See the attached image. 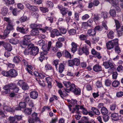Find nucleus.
<instances>
[{"instance_id": "obj_9", "label": "nucleus", "mask_w": 123, "mask_h": 123, "mask_svg": "<svg viewBox=\"0 0 123 123\" xmlns=\"http://www.w3.org/2000/svg\"><path fill=\"white\" fill-rule=\"evenodd\" d=\"M22 117L21 116L16 115L14 117H10L8 119L10 121V123H18L15 121L17 120L18 121L22 120Z\"/></svg>"}, {"instance_id": "obj_52", "label": "nucleus", "mask_w": 123, "mask_h": 123, "mask_svg": "<svg viewBox=\"0 0 123 123\" xmlns=\"http://www.w3.org/2000/svg\"><path fill=\"white\" fill-rule=\"evenodd\" d=\"M82 50L83 51V53H84L86 55H88L89 54V49L86 47H82Z\"/></svg>"}, {"instance_id": "obj_37", "label": "nucleus", "mask_w": 123, "mask_h": 123, "mask_svg": "<svg viewBox=\"0 0 123 123\" xmlns=\"http://www.w3.org/2000/svg\"><path fill=\"white\" fill-rule=\"evenodd\" d=\"M6 29L10 31L13 30L14 29L13 24L11 22H9L7 25Z\"/></svg>"}, {"instance_id": "obj_15", "label": "nucleus", "mask_w": 123, "mask_h": 123, "mask_svg": "<svg viewBox=\"0 0 123 123\" xmlns=\"http://www.w3.org/2000/svg\"><path fill=\"white\" fill-rule=\"evenodd\" d=\"M9 72L10 77L14 78L18 75V72L15 69H10L9 70Z\"/></svg>"}, {"instance_id": "obj_24", "label": "nucleus", "mask_w": 123, "mask_h": 123, "mask_svg": "<svg viewBox=\"0 0 123 123\" xmlns=\"http://www.w3.org/2000/svg\"><path fill=\"white\" fill-rule=\"evenodd\" d=\"M96 32L94 29H89L87 31V33L90 36L93 37L96 34Z\"/></svg>"}, {"instance_id": "obj_42", "label": "nucleus", "mask_w": 123, "mask_h": 123, "mask_svg": "<svg viewBox=\"0 0 123 123\" xmlns=\"http://www.w3.org/2000/svg\"><path fill=\"white\" fill-rule=\"evenodd\" d=\"M113 34L114 32L113 31H110L108 33H107L108 38L111 39H113L114 37Z\"/></svg>"}, {"instance_id": "obj_39", "label": "nucleus", "mask_w": 123, "mask_h": 123, "mask_svg": "<svg viewBox=\"0 0 123 123\" xmlns=\"http://www.w3.org/2000/svg\"><path fill=\"white\" fill-rule=\"evenodd\" d=\"M72 52L73 53H74L77 50V45L74 42H72Z\"/></svg>"}, {"instance_id": "obj_58", "label": "nucleus", "mask_w": 123, "mask_h": 123, "mask_svg": "<svg viewBox=\"0 0 123 123\" xmlns=\"http://www.w3.org/2000/svg\"><path fill=\"white\" fill-rule=\"evenodd\" d=\"M18 42V41L14 39H11L9 40L10 43L13 44H17Z\"/></svg>"}, {"instance_id": "obj_5", "label": "nucleus", "mask_w": 123, "mask_h": 123, "mask_svg": "<svg viewBox=\"0 0 123 123\" xmlns=\"http://www.w3.org/2000/svg\"><path fill=\"white\" fill-rule=\"evenodd\" d=\"M28 48L30 49V54L34 56L37 55L39 51V49L38 47L35 46L32 43L28 45Z\"/></svg>"}, {"instance_id": "obj_21", "label": "nucleus", "mask_w": 123, "mask_h": 123, "mask_svg": "<svg viewBox=\"0 0 123 123\" xmlns=\"http://www.w3.org/2000/svg\"><path fill=\"white\" fill-rule=\"evenodd\" d=\"M65 86L67 88H69L70 89L74 84L71 83L69 81H63L62 82Z\"/></svg>"}, {"instance_id": "obj_51", "label": "nucleus", "mask_w": 123, "mask_h": 123, "mask_svg": "<svg viewBox=\"0 0 123 123\" xmlns=\"http://www.w3.org/2000/svg\"><path fill=\"white\" fill-rule=\"evenodd\" d=\"M39 8L40 10L43 13H46L48 12L49 10L48 8L46 7H40Z\"/></svg>"}, {"instance_id": "obj_16", "label": "nucleus", "mask_w": 123, "mask_h": 123, "mask_svg": "<svg viewBox=\"0 0 123 123\" xmlns=\"http://www.w3.org/2000/svg\"><path fill=\"white\" fill-rule=\"evenodd\" d=\"M26 7L31 11L33 12H36L37 10V7L35 6L31 5L29 3H27L25 5Z\"/></svg>"}, {"instance_id": "obj_55", "label": "nucleus", "mask_w": 123, "mask_h": 123, "mask_svg": "<svg viewBox=\"0 0 123 123\" xmlns=\"http://www.w3.org/2000/svg\"><path fill=\"white\" fill-rule=\"evenodd\" d=\"M60 32L62 34H64L66 33L67 30L66 29L63 27H62L59 28Z\"/></svg>"}, {"instance_id": "obj_36", "label": "nucleus", "mask_w": 123, "mask_h": 123, "mask_svg": "<svg viewBox=\"0 0 123 123\" xmlns=\"http://www.w3.org/2000/svg\"><path fill=\"white\" fill-rule=\"evenodd\" d=\"M31 112L32 109L29 108H25L24 111V112L26 115H30L31 114Z\"/></svg>"}, {"instance_id": "obj_25", "label": "nucleus", "mask_w": 123, "mask_h": 123, "mask_svg": "<svg viewBox=\"0 0 123 123\" xmlns=\"http://www.w3.org/2000/svg\"><path fill=\"white\" fill-rule=\"evenodd\" d=\"M62 55L66 58L71 59L72 56L71 54L67 50H65L63 51L62 52Z\"/></svg>"}, {"instance_id": "obj_62", "label": "nucleus", "mask_w": 123, "mask_h": 123, "mask_svg": "<svg viewBox=\"0 0 123 123\" xmlns=\"http://www.w3.org/2000/svg\"><path fill=\"white\" fill-rule=\"evenodd\" d=\"M50 108L51 107L50 106H44L42 108V110L41 111V113H43L46 110H48L50 109Z\"/></svg>"}, {"instance_id": "obj_60", "label": "nucleus", "mask_w": 123, "mask_h": 123, "mask_svg": "<svg viewBox=\"0 0 123 123\" xmlns=\"http://www.w3.org/2000/svg\"><path fill=\"white\" fill-rule=\"evenodd\" d=\"M71 100H72L71 104H73V106H75V107H76V105H79L78 104V101L76 99H74L72 98L71 99Z\"/></svg>"}, {"instance_id": "obj_6", "label": "nucleus", "mask_w": 123, "mask_h": 123, "mask_svg": "<svg viewBox=\"0 0 123 123\" xmlns=\"http://www.w3.org/2000/svg\"><path fill=\"white\" fill-rule=\"evenodd\" d=\"M34 27L35 28H33L31 31V35L33 36L38 35L39 33L38 29L39 27H42V25L39 24H34Z\"/></svg>"}, {"instance_id": "obj_45", "label": "nucleus", "mask_w": 123, "mask_h": 123, "mask_svg": "<svg viewBox=\"0 0 123 123\" xmlns=\"http://www.w3.org/2000/svg\"><path fill=\"white\" fill-rule=\"evenodd\" d=\"M108 15V13L107 12H101V15H100V16L105 19L107 18Z\"/></svg>"}, {"instance_id": "obj_19", "label": "nucleus", "mask_w": 123, "mask_h": 123, "mask_svg": "<svg viewBox=\"0 0 123 123\" xmlns=\"http://www.w3.org/2000/svg\"><path fill=\"white\" fill-rule=\"evenodd\" d=\"M93 70L96 72H98L102 71L101 66L99 64H95L93 68Z\"/></svg>"}, {"instance_id": "obj_41", "label": "nucleus", "mask_w": 123, "mask_h": 123, "mask_svg": "<svg viewBox=\"0 0 123 123\" xmlns=\"http://www.w3.org/2000/svg\"><path fill=\"white\" fill-rule=\"evenodd\" d=\"M52 45V43L51 42L49 41V42L48 44V46L47 47L46 46L45 47V49H43V50L44 52H47L49 51Z\"/></svg>"}, {"instance_id": "obj_34", "label": "nucleus", "mask_w": 123, "mask_h": 123, "mask_svg": "<svg viewBox=\"0 0 123 123\" xmlns=\"http://www.w3.org/2000/svg\"><path fill=\"white\" fill-rule=\"evenodd\" d=\"M93 21L96 22L100 19L102 17L100 16V14H94L93 16Z\"/></svg>"}, {"instance_id": "obj_2", "label": "nucleus", "mask_w": 123, "mask_h": 123, "mask_svg": "<svg viewBox=\"0 0 123 123\" xmlns=\"http://www.w3.org/2000/svg\"><path fill=\"white\" fill-rule=\"evenodd\" d=\"M82 110V113L85 115H87L88 112L87 110L84 107L83 105H76L75 107L73 108V110L72 111V113H74L75 111V113L77 114H79L80 113V109Z\"/></svg>"}, {"instance_id": "obj_7", "label": "nucleus", "mask_w": 123, "mask_h": 123, "mask_svg": "<svg viewBox=\"0 0 123 123\" xmlns=\"http://www.w3.org/2000/svg\"><path fill=\"white\" fill-rule=\"evenodd\" d=\"M68 63L69 66L73 67L74 65L78 66L80 64V61L79 59L75 58L73 59L69 60Z\"/></svg>"}, {"instance_id": "obj_18", "label": "nucleus", "mask_w": 123, "mask_h": 123, "mask_svg": "<svg viewBox=\"0 0 123 123\" xmlns=\"http://www.w3.org/2000/svg\"><path fill=\"white\" fill-rule=\"evenodd\" d=\"M38 95V93L37 91H33L31 92L30 96L32 99H35L37 98Z\"/></svg>"}, {"instance_id": "obj_10", "label": "nucleus", "mask_w": 123, "mask_h": 123, "mask_svg": "<svg viewBox=\"0 0 123 123\" xmlns=\"http://www.w3.org/2000/svg\"><path fill=\"white\" fill-rule=\"evenodd\" d=\"M28 28H26L25 27L23 26L17 27L16 30L17 31L20 32L23 34H26L28 30Z\"/></svg>"}, {"instance_id": "obj_1", "label": "nucleus", "mask_w": 123, "mask_h": 123, "mask_svg": "<svg viewBox=\"0 0 123 123\" xmlns=\"http://www.w3.org/2000/svg\"><path fill=\"white\" fill-rule=\"evenodd\" d=\"M72 86L70 89L64 88V91L68 93H69L71 92L75 95H80L81 92L80 89L75 84Z\"/></svg>"}, {"instance_id": "obj_57", "label": "nucleus", "mask_w": 123, "mask_h": 123, "mask_svg": "<svg viewBox=\"0 0 123 123\" xmlns=\"http://www.w3.org/2000/svg\"><path fill=\"white\" fill-rule=\"evenodd\" d=\"M9 71H2L1 73V74L3 75L6 77H9Z\"/></svg>"}, {"instance_id": "obj_50", "label": "nucleus", "mask_w": 123, "mask_h": 123, "mask_svg": "<svg viewBox=\"0 0 123 123\" xmlns=\"http://www.w3.org/2000/svg\"><path fill=\"white\" fill-rule=\"evenodd\" d=\"M17 92H16L12 91L9 94V97L11 98H15L16 97L17 94L16 93Z\"/></svg>"}, {"instance_id": "obj_11", "label": "nucleus", "mask_w": 123, "mask_h": 123, "mask_svg": "<svg viewBox=\"0 0 123 123\" xmlns=\"http://www.w3.org/2000/svg\"><path fill=\"white\" fill-rule=\"evenodd\" d=\"M115 0H111L112 5V6H114L116 8V11L117 12H119L120 11V9L119 7V4H120V0L119 1H116L115 2Z\"/></svg>"}, {"instance_id": "obj_47", "label": "nucleus", "mask_w": 123, "mask_h": 123, "mask_svg": "<svg viewBox=\"0 0 123 123\" xmlns=\"http://www.w3.org/2000/svg\"><path fill=\"white\" fill-rule=\"evenodd\" d=\"M119 85H120L119 81L117 80H114L112 83V86L114 87H117Z\"/></svg>"}, {"instance_id": "obj_59", "label": "nucleus", "mask_w": 123, "mask_h": 123, "mask_svg": "<svg viewBox=\"0 0 123 123\" xmlns=\"http://www.w3.org/2000/svg\"><path fill=\"white\" fill-rule=\"evenodd\" d=\"M79 38L82 40H86L87 39V35H85L82 34L79 37Z\"/></svg>"}, {"instance_id": "obj_23", "label": "nucleus", "mask_w": 123, "mask_h": 123, "mask_svg": "<svg viewBox=\"0 0 123 123\" xmlns=\"http://www.w3.org/2000/svg\"><path fill=\"white\" fill-rule=\"evenodd\" d=\"M65 92L64 93V91L62 92V90H59L58 91V93L60 95L61 97L63 98H64V97H66L68 96V94H67V92H66L65 91Z\"/></svg>"}, {"instance_id": "obj_40", "label": "nucleus", "mask_w": 123, "mask_h": 123, "mask_svg": "<svg viewBox=\"0 0 123 123\" xmlns=\"http://www.w3.org/2000/svg\"><path fill=\"white\" fill-rule=\"evenodd\" d=\"M91 110L93 113L96 115H98L100 114V112L98 109L95 107H92Z\"/></svg>"}, {"instance_id": "obj_53", "label": "nucleus", "mask_w": 123, "mask_h": 123, "mask_svg": "<svg viewBox=\"0 0 123 123\" xmlns=\"http://www.w3.org/2000/svg\"><path fill=\"white\" fill-rule=\"evenodd\" d=\"M115 23L116 30L119 29L121 26L120 24L119 21L115 19Z\"/></svg>"}, {"instance_id": "obj_35", "label": "nucleus", "mask_w": 123, "mask_h": 123, "mask_svg": "<svg viewBox=\"0 0 123 123\" xmlns=\"http://www.w3.org/2000/svg\"><path fill=\"white\" fill-rule=\"evenodd\" d=\"M37 114L35 112H34L32 115V117H33L34 119L35 122H39L40 121V119L39 118L37 117Z\"/></svg>"}, {"instance_id": "obj_33", "label": "nucleus", "mask_w": 123, "mask_h": 123, "mask_svg": "<svg viewBox=\"0 0 123 123\" xmlns=\"http://www.w3.org/2000/svg\"><path fill=\"white\" fill-rule=\"evenodd\" d=\"M114 50L116 53H117L118 54H119L121 52V49L120 47L119 46L118 43L114 47Z\"/></svg>"}, {"instance_id": "obj_61", "label": "nucleus", "mask_w": 123, "mask_h": 123, "mask_svg": "<svg viewBox=\"0 0 123 123\" xmlns=\"http://www.w3.org/2000/svg\"><path fill=\"white\" fill-rule=\"evenodd\" d=\"M45 68L46 70H51L52 69L51 65L49 64H46L45 66Z\"/></svg>"}, {"instance_id": "obj_46", "label": "nucleus", "mask_w": 123, "mask_h": 123, "mask_svg": "<svg viewBox=\"0 0 123 123\" xmlns=\"http://www.w3.org/2000/svg\"><path fill=\"white\" fill-rule=\"evenodd\" d=\"M38 44L39 46H42V48L43 49H45V46L44 45L45 41L43 40H41L38 41Z\"/></svg>"}, {"instance_id": "obj_27", "label": "nucleus", "mask_w": 123, "mask_h": 123, "mask_svg": "<svg viewBox=\"0 0 123 123\" xmlns=\"http://www.w3.org/2000/svg\"><path fill=\"white\" fill-rule=\"evenodd\" d=\"M8 11V9L5 6L1 9V13L4 16L6 15Z\"/></svg>"}, {"instance_id": "obj_32", "label": "nucleus", "mask_w": 123, "mask_h": 123, "mask_svg": "<svg viewBox=\"0 0 123 123\" xmlns=\"http://www.w3.org/2000/svg\"><path fill=\"white\" fill-rule=\"evenodd\" d=\"M111 117L112 119L115 121H117L119 119L118 114L116 113H112L111 114Z\"/></svg>"}, {"instance_id": "obj_13", "label": "nucleus", "mask_w": 123, "mask_h": 123, "mask_svg": "<svg viewBox=\"0 0 123 123\" xmlns=\"http://www.w3.org/2000/svg\"><path fill=\"white\" fill-rule=\"evenodd\" d=\"M92 54L93 55V57L94 58H97L100 59L102 58V56L100 55V54L99 52H98L94 49H92L91 51Z\"/></svg>"}, {"instance_id": "obj_31", "label": "nucleus", "mask_w": 123, "mask_h": 123, "mask_svg": "<svg viewBox=\"0 0 123 123\" xmlns=\"http://www.w3.org/2000/svg\"><path fill=\"white\" fill-rule=\"evenodd\" d=\"M65 64L63 63H61L59 64L58 72L60 73H62L63 71Z\"/></svg>"}, {"instance_id": "obj_38", "label": "nucleus", "mask_w": 123, "mask_h": 123, "mask_svg": "<svg viewBox=\"0 0 123 123\" xmlns=\"http://www.w3.org/2000/svg\"><path fill=\"white\" fill-rule=\"evenodd\" d=\"M101 112L103 115L107 114L108 112V110L105 107H102L101 110Z\"/></svg>"}, {"instance_id": "obj_54", "label": "nucleus", "mask_w": 123, "mask_h": 123, "mask_svg": "<svg viewBox=\"0 0 123 123\" xmlns=\"http://www.w3.org/2000/svg\"><path fill=\"white\" fill-rule=\"evenodd\" d=\"M109 12L110 15L114 17L116 16V12L115 10L113 9L110 10Z\"/></svg>"}, {"instance_id": "obj_26", "label": "nucleus", "mask_w": 123, "mask_h": 123, "mask_svg": "<svg viewBox=\"0 0 123 123\" xmlns=\"http://www.w3.org/2000/svg\"><path fill=\"white\" fill-rule=\"evenodd\" d=\"M68 11V8L63 7L61 10L60 12L62 15V17H63L67 13Z\"/></svg>"}, {"instance_id": "obj_28", "label": "nucleus", "mask_w": 123, "mask_h": 123, "mask_svg": "<svg viewBox=\"0 0 123 123\" xmlns=\"http://www.w3.org/2000/svg\"><path fill=\"white\" fill-rule=\"evenodd\" d=\"M23 100L26 104L29 103V102L31 100L29 96L27 93H25L24 95Z\"/></svg>"}, {"instance_id": "obj_64", "label": "nucleus", "mask_w": 123, "mask_h": 123, "mask_svg": "<svg viewBox=\"0 0 123 123\" xmlns=\"http://www.w3.org/2000/svg\"><path fill=\"white\" fill-rule=\"evenodd\" d=\"M96 86L98 88H100L102 86V83L100 80H98L96 83Z\"/></svg>"}, {"instance_id": "obj_48", "label": "nucleus", "mask_w": 123, "mask_h": 123, "mask_svg": "<svg viewBox=\"0 0 123 123\" xmlns=\"http://www.w3.org/2000/svg\"><path fill=\"white\" fill-rule=\"evenodd\" d=\"M27 19V18L26 16L23 15L22 17L19 19V20L21 23H22L26 21Z\"/></svg>"}, {"instance_id": "obj_8", "label": "nucleus", "mask_w": 123, "mask_h": 123, "mask_svg": "<svg viewBox=\"0 0 123 123\" xmlns=\"http://www.w3.org/2000/svg\"><path fill=\"white\" fill-rule=\"evenodd\" d=\"M103 65L106 69L110 68L112 70L115 69L116 65H114L110 61H107L103 62Z\"/></svg>"}, {"instance_id": "obj_56", "label": "nucleus", "mask_w": 123, "mask_h": 123, "mask_svg": "<svg viewBox=\"0 0 123 123\" xmlns=\"http://www.w3.org/2000/svg\"><path fill=\"white\" fill-rule=\"evenodd\" d=\"M20 12V11H18L17 9V8H14L12 10V13L14 15L17 16L18 12Z\"/></svg>"}, {"instance_id": "obj_30", "label": "nucleus", "mask_w": 123, "mask_h": 123, "mask_svg": "<svg viewBox=\"0 0 123 123\" xmlns=\"http://www.w3.org/2000/svg\"><path fill=\"white\" fill-rule=\"evenodd\" d=\"M9 85V84L4 86L3 87V88L5 90V91H2L1 92L2 93L4 92H5V93L6 94L9 93L10 91V86Z\"/></svg>"}, {"instance_id": "obj_43", "label": "nucleus", "mask_w": 123, "mask_h": 123, "mask_svg": "<svg viewBox=\"0 0 123 123\" xmlns=\"http://www.w3.org/2000/svg\"><path fill=\"white\" fill-rule=\"evenodd\" d=\"M22 89L24 90H28L29 88V87L28 85V84L26 82H25L23 85L21 87Z\"/></svg>"}, {"instance_id": "obj_20", "label": "nucleus", "mask_w": 123, "mask_h": 123, "mask_svg": "<svg viewBox=\"0 0 123 123\" xmlns=\"http://www.w3.org/2000/svg\"><path fill=\"white\" fill-rule=\"evenodd\" d=\"M45 80L47 83V87L49 88H51L52 87L51 82L52 81V79L49 77H47L45 78Z\"/></svg>"}, {"instance_id": "obj_17", "label": "nucleus", "mask_w": 123, "mask_h": 123, "mask_svg": "<svg viewBox=\"0 0 123 123\" xmlns=\"http://www.w3.org/2000/svg\"><path fill=\"white\" fill-rule=\"evenodd\" d=\"M3 46L6 50L9 52H10L12 49V46L9 43H4L3 44Z\"/></svg>"}, {"instance_id": "obj_4", "label": "nucleus", "mask_w": 123, "mask_h": 123, "mask_svg": "<svg viewBox=\"0 0 123 123\" xmlns=\"http://www.w3.org/2000/svg\"><path fill=\"white\" fill-rule=\"evenodd\" d=\"M117 43H118V38H115L109 41L106 43L107 49H113L117 44Z\"/></svg>"}, {"instance_id": "obj_22", "label": "nucleus", "mask_w": 123, "mask_h": 123, "mask_svg": "<svg viewBox=\"0 0 123 123\" xmlns=\"http://www.w3.org/2000/svg\"><path fill=\"white\" fill-rule=\"evenodd\" d=\"M40 55V56L39 57V60L41 62L43 61L44 60H45V59L47 60L48 58L46 54L44 52H41Z\"/></svg>"}, {"instance_id": "obj_44", "label": "nucleus", "mask_w": 123, "mask_h": 123, "mask_svg": "<svg viewBox=\"0 0 123 123\" xmlns=\"http://www.w3.org/2000/svg\"><path fill=\"white\" fill-rule=\"evenodd\" d=\"M76 30L74 29H70L68 31V33L71 35H75L76 33Z\"/></svg>"}, {"instance_id": "obj_3", "label": "nucleus", "mask_w": 123, "mask_h": 123, "mask_svg": "<svg viewBox=\"0 0 123 123\" xmlns=\"http://www.w3.org/2000/svg\"><path fill=\"white\" fill-rule=\"evenodd\" d=\"M31 36L30 35H25L23 37V39L20 41V46L22 48H25V46L29 45V43L30 41Z\"/></svg>"}, {"instance_id": "obj_29", "label": "nucleus", "mask_w": 123, "mask_h": 123, "mask_svg": "<svg viewBox=\"0 0 123 123\" xmlns=\"http://www.w3.org/2000/svg\"><path fill=\"white\" fill-rule=\"evenodd\" d=\"M21 57L20 56H17L14 57L13 60V62L15 63L18 64L21 61Z\"/></svg>"}, {"instance_id": "obj_63", "label": "nucleus", "mask_w": 123, "mask_h": 123, "mask_svg": "<svg viewBox=\"0 0 123 123\" xmlns=\"http://www.w3.org/2000/svg\"><path fill=\"white\" fill-rule=\"evenodd\" d=\"M26 103L24 102H20L19 104V106H20L22 108H25L26 106Z\"/></svg>"}, {"instance_id": "obj_49", "label": "nucleus", "mask_w": 123, "mask_h": 123, "mask_svg": "<svg viewBox=\"0 0 123 123\" xmlns=\"http://www.w3.org/2000/svg\"><path fill=\"white\" fill-rule=\"evenodd\" d=\"M103 28L102 26L99 25H97L95 26L94 29L95 31L96 32L97 31H102L103 30Z\"/></svg>"}, {"instance_id": "obj_12", "label": "nucleus", "mask_w": 123, "mask_h": 123, "mask_svg": "<svg viewBox=\"0 0 123 123\" xmlns=\"http://www.w3.org/2000/svg\"><path fill=\"white\" fill-rule=\"evenodd\" d=\"M10 89L12 90L13 91L16 92H18L19 90V88L17 84L14 83L9 84Z\"/></svg>"}, {"instance_id": "obj_14", "label": "nucleus", "mask_w": 123, "mask_h": 123, "mask_svg": "<svg viewBox=\"0 0 123 123\" xmlns=\"http://www.w3.org/2000/svg\"><path fill=\"white\" fill-rule=\"evenodd\" d=\"M50 32V37L52 38H54L55 36L61 35V33L56 29L52 30Z\"/></svg>"}]
</instances>
